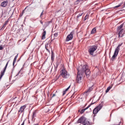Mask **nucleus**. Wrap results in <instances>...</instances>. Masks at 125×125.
Here are the masks:
<instances>
[{
    "mask_svg": "<svg viewBox=\"0 0 125 125\" xmlns=\"http://www.w3.org/2000/svg\"><path fill=\"white\" fill-rule=\"evenodd\" d=\"M104 104V102H101V104H99V106L96 107V108H98V110L100 111L101 109H102Z\"/></svg>",
    "mask_w": 125,
    "mask_h": 125,
    "instance_id": "nucleus-10",
    "label": "nucleus"
},
{
    "mask_svg": "<svg viewBox=\"0 0 125 125\" xmlns=\"http://www.w3.org/2000/svg\"><path fill=\"white\" fill-rule=\"evenodd\" d=\"M86 118H85L84 116H82L80 119H78L77 121L78 124H81L83 125H88V122H87V123L85 124L84 123L85 122V119Z\"/></svg>",
    "mask_w": 125,
    "mask_h": 125,
    "instance_id": "nucleus-5",
    "label": "nucleus"
},
{
    "mask_svg": "<svg viewBox=\"0 0 125 125\" xmlns=\"http://www.w3.org/2000/svg\"><path fill=\"white\" fill-rule=\"evenodd\" d=\"M87 109H88V107H86L84 109H82L80 112L81 114H83V113L84 112V111H85V110H87Z\"/></svg>",
    "mask_w": 125,
    "mask_h": 125,
    "instance_id": "nucleus-19",
    "label": "nucleus"
},
{
    "mask_svg": "<svg viewBox=\"0 0 125 125\" xmlns=\"http://www.w3.org/2000/svg\"><path fill=\"white\" fill-rule=\"evenodd\" d=\"M112 87H113V85H111L108 86L106 90H105L106 93H107V92H109L110 89H111V88H112Z\"/></svg>",
    "mask_w": 125,
    "mask_h": 125,
    "instance_id": "nucleus-16",
    "label": "nucleus"
},
{
    "mask_svg": "<svg viewBox=\"0 0 125 125\" xmlns=\"http://www.w3.org/2000/svg\"><path fill=\"white\" fill-rule=\"evenodd\" d=\"M57 36H58V33H56L54 34L55 38H57Z\"/></svg>",
    "mask_w": 125,
    "mask_h": 125,
    "instance_id": "nucleus-27",
    "label": "nucleus"
},
{
    "mask_svg": "<svg viewBox=\"0 0 125 125\" xmlns=\"http://www.w3.org/2000/svg\"><path fill=\"white\" fill-rule=\"evenodd\" d=\"M45 48L46 50H47V52L50 54V51L49 50V49H51V51L52 50V46H51V45L50 44H49L48 42H46L45 44Z\"/></svg>",
    "mask_w": 125,
    "mask_h": 125,
    "instance_id": "nucleus-7",
    "label": "nucleus"
},
{
    "mask_svg": "<svg viewBox=\"0 0 125 125\" xmlns=\"http://www.w3.org/2000/svg\"><path fill=\"white\" fill-rule=\"evenodd\" d=\"M96 33V28L94 27L92 29L91 34H95Z\"/></svg>",
    "mask_w": 125,
    "mask_h": 125,
    "instance_id": "nucleus-18",
    "label": "nucleus"
},
{
    "mask_svg": "<svg viewBox=\"0 0 125 125\" xmlns=\"http://www.w3.org/2000/svg\"><path fill=\"white\" fill-rule=\"evenodd\" d=\"M78 73L76 77V82L78 83H81L82 82V79H83V74L86 75L87 78H89L90 76V70L88 68V66L86 64H84L82 67V69L80 68H77Z\"/></svg>",
    "mask_w": 125,
    "mask_h": 125,
    "instance_id": "nucleus-1",
    "label": "nucleus"
},
{
    "mask_svg": "<svg viewBox=\"0 0 125 125\" xmlns=\"http://www.w3.org/2000/svg\"><path fill=\"white\" fill-rule=\"evenodd\" d=\"M26 9V8L22 11V13H24V11H25V10Z\"/></svg>",
    "mask_w": 125,
    "mask_h": 125,
    "instance_id": "nucleus-40",
    "label": "nucleus"
},
{
    "mask_svg": "<svg viewBox=\"0 0 125 125\" xmlns=\"http://www.w3.org/2000/svg\"><path fill=\"white\" fill-rule=\"evenodd\" d=\"M98 48V46L96 45L91 46L88 50V52L90 55L94 56V52Z\"/></svg>",
    "mask_w": 125,
    "mask_h": 125,
    "instance_id": "nucleus-4",
    "label": "nucleus"
},
{
    "mask_svg": "<svg viewBox=\"0 0 125 125\" xmlns=\"http://www.w3.org/2000/svg\"><path fill=\"white\" fill-rule=\"evenodd\" d=\"M26 106L25 105L21 106L19 110V113H23L24 110L26 109Z\"/></svg>",
    "mask_w": 125,
    "mask_h": 125,
    "instance_id": "nucleus-9",
    "label": "nucleus"
},
{
    "mask_svg": "<svg viewBox=\"0 0 125 125\" xmlns=\"http://www.w3.org/2000/svg\"><path fill=\"white\" fill-rule=\"evenodd\" d=\"M43 10L42 11V12L41 13V15H40V18H42V15H43Z\"/></svg>",
    "mask_w": 125,
    "mask_h": 125,
    "instance_id": "nucleus-24",
    "label": "nucleus"
},
{
    "mask_svg": "<svg viewBox=\"0 0 125 125\" xmlns=\"http://www.w3.org/2000/svg\"><path fill=\"white\" fill-rule=\"evenodd\" d=\"M1 78H2V76L0 75V80H1Z\"/></svg>",
    "mask_w": 125,
    "mask_h": 125,
    "instance_id": "nucleus-39",
    "label": "nucleus"
},
{
    "mask_svg": "<svg viewBox=\"0 0 125 125\" xmlns=\"http://www.w3.org/2000/svg\"><path fill=\"white\" fill-rule=\"evenodd\" d=\"M40 23H41V24H42V21H40Z\"/></svg>",
    "mask_w": 125,
    "mask_h": 125,
    "instance_id": "nucleus-42",
    "label": "nucleus"
},
{
    "mask_svg": "<svg viewBox=\"0 0 125 125\" xmlns=\"http://www.w3.org/2000/svg\"><path fill=\"white\" fill-rule=\"evenodd\" d=\"M8 63H9V61H8L7 62V63H6V64L5 67H4V68H3V71H2V72L5 73V71H6V68H7V66H8Z\"/></svg>",
    "mask_w": 125,
    "mask_h": 125,
    "instance_id": "nucleus-15",
    "label": "nucleus"
},
{
    "mask_svg": "<svg viewBox=\"0 0 125 125\" xmlns=\"http://www.w3.org/2000/svg\"><path fill=\"white\" fill-rule=\"evenodd\" d=\"M46 35V31L43 29V32L42 34V39L44 40L45 39V35Z\"/></svg>",
    "mask_w": 125,
    "mask_h": 125,
    "instance_id": "nucleus-12",
    "label": "nucleus"
},
{
    "mask_svg": "<svg viewBox=\"0 0 125 125\" xmlns=\"http://www.w3.org/2000/svg\"><path fill=\"white\" fill-rule=\"evenodd\" d=\"M55 94H53V96L51 97V98L54 97V96H55Z\"/></svg>",
    "mask_w": 125,
    "mask_h": 125,
    "instance_id": "nucleus-37",
    "label": "nucleus"
},
{
    "mask_svg": "<svg viewBox=\"0 0 125 125\" xmlns=\"http://www.w3.org/2000/svg\"><path fill=\"white\" fill-rule=\"evenodd\" d=\"M57 68H58V65H57L56 66H55V69L56 70V69H57Z\"/></svg>",
    "mask_w": 125,
    "mask_h": 125,
    "instance_id": "nucleus-35",
    "label": "nucleus"
},
{
    "mask_svg": "<svg viewBox=\"0 0 125 125\" xmlns=\"http://www.w3.org/2000/svg\"><path fill=\"white\" fill-rule=\"evenodd\" d=\"M98 112H99V110L97 108L95 107L93 110V114H94V115H96Z\"/></svg>",
    "mask_w": 125,
    "mask_h": 125,
    "instance_id": "nucleus-14",
    "label": "nucleus"
},
{
    "mask_svg": "<svg viewBox=\"0 0 125 125\" xmlns=\"http://www.w3.org/2000/svg\"><path fill=\"white\" fill-rule=\"evenodd\" d=\"M19 74H20V71H19V73L16 75V77H17V76L19 75Z\"/></svg>",
    "mask_w": 125,
    "mask_h": 125,
    "instance_id": "nucleus-36",
    "label": "nucleus"
},
{
    "mask_svg": "<svg viewBox=\"0 0 125 125\" xmlns=\"http://www.w3.org/2000/svg\"><path fill=\"white\" fill-rule=\"evenodd\" d=\"M123 43H121V44H119V45L117 46L115 50L114 53L113 55L112 56V57L111 58V60L113 61H114V59H115V57H117L118 56V54H119V52H120V47L123 45Z\"/></svg>",
    "mask_w": 125,
    "mask_h": 125,
    "instance_id": "nucleus-3",
    "label": "nucleus"
},
{
    "mask_svg": "<svg viewBox=\"0 0 125 125\" xmlns=\"http://www.w3.org/2000/svg\"><path fill=\"white\" fill-rule=\"evenodd\" d=\"M66 94V91H63L62 95H65Z\"/></svg>",
    "mask_w": 125,
    "mask_h": 125,
    "instance_id": "nucleus-33",
    "label": "nucleus"
},
{
    "mask_svg": "<svg viewBox=\"0 0 125 125\" xmlns=\"http://www.w3.org/2000/svg\"><path fill=\"white\" fill-rule=\"evenodd\" d=\"M70 87H71V85H69L66 89H65L64 91H68V90H69V89H70Z\"/></svg>",
    "mask_w": 125,
    "mask_h": 125,
    "instance_id": "nucleus-26",
    "label": "nucleus"
},
{
    "mask_svg": "<svg viewBox=\"0 0 125 125\" xmlns=\"http://www.w3.org/2000/svg\"><path fill=\"white\" fill-rule=\"evenodd\" d=\"M25 125V121H23V122L22 123L21 125Z\"/></svg>",
    "mask_w": 125,
    "mask_h": 125,
    "instance_id": "nucleus-38",
    "label": "nucleus"
},
{
    "mask_svg": "<svg viewBox=\"0 0 125 125\" xmlns=\"http://www.w3.org/2000/svg\"><path fill=\"white\" fill-rule=\"evenodd\" d=\"M122 3H120L119 5L116 6L114 7L115 8H118V7H120V6H121V5H122Z\"/></svg>",
    "mask_w": 125,
    "mask_h": 125,
    "instance_id": "nucleus-23",
    "label": "nucleus"
},
{
    "mask_svg": "<svg viewBox=\"0 0 125 125\" xmlns=\"http://www.w3.org/2000/svg\"><path fill=\"white\" fill-rule=\"evenodd\" d=\"M125 24L123 23L119 26L117 28V32L118 34V38H123L125 36V30H124V25Z\"/></svg>",
    "mask_w": 125,
    "mask_h": 125,
    "instance_id": "nucleus-2",
    "label": "nucleus"
},
{
    "mask_svg": "<svg viewBox=\"0 0 125 125\" xmlns=\"http://www.w3.org/2000/svg\"><path fill=\"white\" fill-rule=\"evenodd\" d=\"M95 103H91L87 107H88V108H89V107H90V106H91V105H93V104H94Z\"/></svg>",
    "mask_w": 125,
    "mask_h": 125,
    "instance_id": "nucleus-29",
    "label": "nucleus"
},
{
    "mask_svg": "<svg viewBox=\"0 0 125 125\" xmlns=\"http://www.w3.org/2000/svg\"><path fill=\"white\" fill-rule=\"evenodd\" d=\"M87 18H88V15L86 14L84 17V21L86 20V19H87Z\"/></svg>",
    "mask_w": 125,
    "mask_h": 125,
    "instance_id": "nucleus-25",
    "label": "nucleus"
},
{
    "mask_svg": "<svg viewBox=\"0 0 125 125\" xmlns=\"http://www.w3.org/2000/svg\"><path fill=\"white\" fill-rule=\"evenodd\" d=\"M34 125H39L38 124H34Z\"/></svg>",
    "mask_w": 125,
    "mask_h": 125,
    "instance_id": "nucleus-41",
    "label": "nucleus"
},
{
    "mask_svg": "<svg viewBox=\"0 0 125 125\" xmlns=\"http://www.w3.org/2000/svg\"><path fill=\"white\" fill-rule=\"evenodd\" d=\"M92 89H93V88H92V86L90 87L86 91V93H87V92H90Z\"/></svg>",
    "mask_w": 125,
    "mask_h": 125,
    "instance_id": "nucleus-17",
    "label": "nucleus"
},
{
    "mask_svg": "<svg viewBox=\"0 0 125 125\" xmlns=\"http://www.w3.org/2000/svg\"><path fill=\"white\" fill-rule=\"evenodd\" d=\"M54 53H53V51L52 50H51V57H54Z\"/></svg>",
    "mask_w": 125,
    "mask_h": 125,
    "instance_id": "nucleus-22",
    "label": "nucleus"
},
{
    "mask_svg": "<svg viewBox=\"0 0 125 125\" xmlns=\"http://www.w3.org/2000/svg\"><path fill=\"white\" fill-rule=\"evenodd\" d=\"M7 23H8V21H5L4 22V25H3V27H4V26H5V25H6V24H7Z\"/></svg>",
    "mask_w": 125,
    "mask_h": 125,
    "instance_id": "nucleus-30",
    "label": "nucleus"
},
{
    "mask_svg": "<svg viewBox=\"0 0 125 125\" xmlns=\"http://www.w3.org/2000/svg\"><path fill=\"white\" fill-rule=\"evenodd\" d=\"M74 34V32H71L70 34H69L66 38V42H69V41H71V40H73V34Z\"/></svg>",
    "mask_w": 125,
    "mask_h": 125,
    "instance_id": "nucleus-8",
    "label": "nucleus"
},
{
    "mask_svg": "<svg viewBox=\"0 0 125 125\" xmlns=\"http://www.w3.org/2000/svg\"><path fill=\"white\" fill-rule=\"evenodd\" d=\"M14 0H13V1H14Z\"/></svg>",
    "mask_w": 125,
    "mask_h": 125,
    "instance_id": "nucleus-44",
    "label": "nucleus"
},
{
    "mask_svg": "<svg viewBox=\"0 0 125 125\" xmlns=\"http://www.w3.org/2000/svg\"><path fill=\"white\" fill-rule=\"evenodd\" d=\"M71 97H73V95H72Z\"/></svg>",
    "mask_w": 125,
    "mask_h": 125,
    "instance_id": "nucleus-43",
    "label": "nucleus"
},
{
    "mask_svg": "<svg viewBox=\"0 0 125 125\" xmlns=\"http://www.w3.org/2000/svg\"><path fill=\"white\" fill-rule=\"evenodd\" d=\"M61 75L62 78H64V79H68L70 77V74H69L68 72L65 69L62 70Z\"/></svg>",
    "mask_w": 125,
    "mask_h": 125,
    "instance_id": "nucleus-6",
    "label": "nucleus"
},
{
    "mask_svg": "<svg viewBox=\"0 0 125 125\" xmlns=\"http://www.w3.org/2000/svg\"><path fill=\"white\" fill-rule=\"evenodd\" d=\"M8 2V1H7V0L4 1L1 3V6H2V7H6V5H7Z\"/></svg>",
    "mask_w": 125,
    "mask_h": 125,
    "instance_id": "nucleus-11",
    "label": "nucleus"
},
{
    "mask_svg": "<svg viewBox=\"0 0 125 125\" xmlns=\"http://www.w3.org/2000/svg\"><path fill=\"white\" fill-rule=\"evenodd\" d=\"M82 0H77L76 2H81V1H82Z\"/></svg>",
    "mask_w": 125,
    "mask_h": 125,
    "instance_id": "nucleus-32",
    "label": "nucleus"
},
{
    "mask_svg": "<svg viewBox=\"0 0 125 125\" xmlns=\"http://www.w3.org/2000/svg\"><path fill=\"white\" fill-rule=\"evenodd\" d=\"M22 15H23V14H21V16H22Z\"/></svg>",
    "mask_w": 125,
    "mask_h": 125,
    "instance_id": "nucleus-45",
    "label": "nucleus"
},
{
    "mask_svg": "<svg viewBox=\"0 0 125 125\" xmlns=\"http://www.w3.org/2000/svg\"><path fill=\"white\" fill-rule=\"evenodd\" d=\"M83 13L79 14V15L77 16V18H80L81 16H83Z\"/></svg>",
    "mask_w": 125,
    "mask_h": 125,
    "instance_id": "nucleus-21",
    "label": "nucleus"
},
{
    "mask_svg": "<svg viewBox=\"0 0 125 125\" xmlns=\"http://www.w3.org/2000/svg\"><path fill=\"white\" fill-rule=\"evenodd\" d=\"M18 57V54H17L14 58V60H13V67H14V65L15 64V63L16 62V60H17V58Z\"/></svg>",
    "mask_w": 125,
    "mask_h": 125,
    "instance_id": "nucleus-13",
    "label": "nucleus"
},
{
    "mask_svg": "<svg viewBox=\"0 0 125 125\" xmlns=\"http://www.w3.org/2000/svg\"><path fill=\"white\" fill-rule=\"evenodd\" d=\"M3 49V47L2 46H0V50H2Z\"/></svg>",
    "mask_w": 125,
    "mask_h": 125,
    "instance_id": "nucleus-31",
    "label": "nucleus"
},
{
    "mask_svg": "<svg viewBox=\"0 0 125 125\" xmlns=\"http://www.w3.org/2000/svg\"><path fill=\"white\" fill-rule=\"evenodd\" d=\"M51 60H52V61H53V60H54V57H51Z\"/></svg>",
    "mask_w": 125,
    "mask_h": 125,
    "instance_id": "nucleus-34",
    "label": "nucleus"
},
{
    "mask_svg": "<svg viewBox=\"0 0 125 125\" xmlns=\"http://www.w3.org/2000/svg\"><path fill=\"white\" fill-rule=\"evenodd\" d=\"M22 15H23V14H21V16H22Z\"/></svg>",
    "mask_w": 125,
    "mask_h": 125,
    "instance_id": "nucleus-46",
    "label": "nucleus"
},
{
    "mask_svg": "<svg viewBox=\"0 0 125 125\" xmlns=\"http://www.w3.org/2000/svg\"><path fill=\"white\" fill-rule=\"evenodd\" d=\"M4 73H5V72H3V71H1L0 75L3 77V76L4 75Z\"/></svg>",
    "mask_w": 125,
    "mask_h": 125,
    "instance_id": "nucleus-28",
    "label": "nucleus"
},
{
    "mask_svg": "<svg viewBox=\"0 0 125 125\" xmlns=\"http://www.w3.org/2000/svg\"><path fill=\"white\" fill-rule=\"evenodd\" d=\"M36 112H33V115H32V119H35L36 117Z\"/></svg>",
    "mask_w": 125,
    "mask_h": 125,
    "instance_id": "nucleus-20",
    "label": "nucleus"
}]
</instances>
